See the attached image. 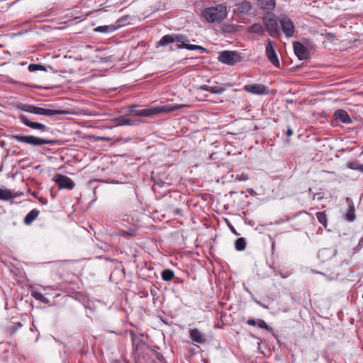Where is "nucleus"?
Here are the masks:
<instances>
[{"label": "nucleus", "mask_w": 363, "mask_h": 363, "mask_svg": "<svg viewBox=\"0 0 363 363\" xmlns=\"http://www.w3.org/2000/svg\"><path fill=\"white\" fill-rule=\"evenodd\" d=\"M231 228L232 231H233L234 233L237 234V233H236V231H235V228H234L233 226H231V228Z\"/></svg>", "instance_id": "41"}, {"label": "nucleus", "mask_w": 363, "mask_h": 363, "mask_svg": "<svg viewBox=\"0 0 363 363\" xmlns=\"http://www.w3.org/2000/svg\"><path fill=\"white\" fill-rule=\"evenodd\" d=\"M38 199L43 205H46L48 203V200L45 198L40 197L38 198Z\"/></svg>", "instance_id": "36"}, {"label": "nucleus", "mask_w": 363, "mask_h": 363, "mask_svg": "<svg viewBox=\"0 0 363 363\" xmlns=\"http://www.w3.org/2000/svg\"><path fill=\"white\" fill-rule=\"evenodd\" d=\"M244 90L255 95H267L269 91L266 86L260 84H250L244 86Z\"/></svg>", "instance_id": "10"}, {"label": "nucleus", "mask_w": 363, "mask_h": 363, "mask_svg": "<svg viewBox=\"0 0 363 363\" xmlns=\"http://www.w3.org/2000/svg\"><path fill=\"white\" fill-rule=\"evenodd\" d=\"M257 325L260 328H263V329H265L267 330H269V331H271L272 330V328H270L264 320H262V319H258L257 320Z\"/></svg>", "instance_id": "30"}, {"label": "nucleus", "mask_w": 363, "mask_h": 363, "mask_svg": "<svg viewBox=\"0 0 363 363\" xmlns=\"http://www.w3.org/2000/svg\"><path fill=\"white\" fill-rule=\"evenodd\" d=\"M292 135H293V130H292V129L291 128L289 127L287 130H286V135L288 137H289V136H291Z\"/></svg>", "instance_id": "37"}, {"label": "nucleus", "mask_w": 363, "mask_h": 363, "mask_svg": "<svg viewBox=\"0 0 363 363\" xmlns=\"http://www.w3.org/2000/svg\"><path fill=\"white\" fill-rule=\"evenodd\" d=\"M114 121L118 122V125H134L135 123L130 119L126 118L125 116H120L114 119Z\"/></svg>", "instance_id": "22"}, {"label": "nucleus", "mask_w": 363, "mask_h": 363, "mask_svg": "<svg viewBox=\"0 0 363 363\" xmlns=\"http://www.w3.org/2000/svg\"><path fill=\"white\" fill-rule=\"evenodd\" d=\"M358 169L363 172V164L359 167Z\"/></svg>", "instance_id": "39"}, {"label": "nucleus", "mask_w": 363, "mask_h": 363, "mask_svg": "<svg viewBox=\"0 0 363 363\" xmlns=\"http://www.w3.org/2000/svg\"><path fill=\"white\" fill-rule=\"evenodd\" d=\"M189 336L192 341L195 343L203 344L206 341L204 334H203L196 328L189 330Z\"/></svg>", "instance_id": "15"}, {"label": "nucleus", "mask_w": 363, "mask_h": 363, "mask_svg": "<svg viewBox=\"0 0 363 363\" xmlns=\"http://www.w3.org/2000/svg\"><path fill=\"white\" fill-rule=\"evenodd\" d=\"M31 296L35 298L36 300L40 301L43 303H48V298H45L41 293L38 291H32Z\"/></svg>", "instance_id": "27"}, {"label": "nucleus", "mask_w": 363, "mask_h": 363, "mask_svg": "<svg viewBox=\"0 0 363 363\" xmlns=\"http://www.w3.org/2000/svg\"><path fill=\"white\" fill-rule=\"evenodd\" d=\"M11 138L16 140L18 142L35 147L43 145H54L56 143V141L54 140H48L34 135H11Z\"/></svg>", "instance_id": "5"}, {"label": "nucleus", "mask_w": 363, "mask_h": 363, "mask_svg": "<svg viewBox=\"0 0 363 363\" xmlns=\"http://www.w3.org/2000/svg\"><path fill=\"white\" fill-rule=\"evenodd\" d=\"M181 213H182V211L180 209H179V208H177V209L174 210V213L175 214H181Z\"/></svg>", "instance_id": "38"}, {"label": "nucleus", "mask_w": 363, "mask_h": 363, "mask_svg": "<svg viewBox=\"0 0 363 363\" xmlns=\"http://www.w3.org/2000/svg\"><path fill=\"white\" fill-rule=\"evenodd\" d=\"M116 28L113 26H101L96 27L94 30L99 33H110L114 31Z\"/></svg>", "instance_id": "24"}, {"label": "nucleus", "mask_w": 363, "mask_h": 363, "mask_svg": "<svg viewBox=\"0 0 363 363\" xmlns=\"http://www.w3.org/2000/svg\"><path fill=\"white\" fill-rule=\"evenodd\" d=\"M334 116L336 120H338L345 124H350L352 122L347 112L343 109H338L335 111Z\"/></svg>", "instance_id": "17"}, {"label": "nucleus", "mask_w": 363, "mask_h": 363, "mask_svg": "<svg viewBox=\"0 0 363 363\" xmlns=\"http://www.w3.org/2000/svg\"><path fill=\"white\" fill-rule=\"evenodd\" d=\"M316 217L319 223L325 228L327 226V217L325 212L316 213Z\"/></svg>", "instance_id": "28"}, {"label": "nucleus", "mask_w": 363, "mask_h": 363, "mask_svg": "<svg viewBox=\"0 0 363 363\" xmlns=\"http://www.w3.org/2000/svg\"><path fill=\"white\" fill-rule=\"evenodd\" d=\"M185 104H167L163 106H157L149 108L135 111V106H132L130 109L132 114L137 116L151 117L159 115L162 113H171L177 110H180L184 107H187Z\"/></svg>", "instance_id": "1"}, {"label": "nucleus", "mask_w": 363, "mask_h": 363, "mask_svg": "<svg viewBox=\"0 0 363 363\" xmlns=\"http://www.w3.org/2000/svg\"><path fill=\"white\" fill-rule=\"evenodd\" d=\"M247 323L250 325H252V326H255L257 323V321H256L254 319H249L247 321Z\"/></svg>", "instance_id": "35"}, {"label": "nucleus", "mask_w": 363, "mask_h": 363, "mask_svg": "<svg viewBox=\"0 0 363 363\" xmlns=\"http://www.w3.org/2000/svg\"><path fill=\"white\" fill-rule=\"evenodd\" d=\"M235 179L238 181H246L248 179V177L247 175L242 174L240 175H237Z\"/></svg>", "instance_id": "32"}, {"label": "nucleus", "mask_w": 363, "mask_h": 363, "mask_svg": "<svg viewBox=\"0 0 363 363\" xmlns=\"http://www.w3.org/2000/svg\"><path fill=\"white\" fill-rule=\"evenodd\" d=\"M23 193L15 192L7 189L0 188V200L9 201L21 196Z\"/></svg>", "instance_id": "16"}, {"label": "nucleus", "mask_w": 363, "mask_h": 363, "mask_svg": "<svg viewBox=\"0 0 363 363\" xmlns=\"http://www.w3.org/2000/svg\"><path fill=\"white\" fill-rule=\"evenodd\" d=\"M234 13L236 16L242 18L253 14L252 4L247 0L242 1L236 5Z\"/></svg>", "instance_id": "8"}, {"label": "nucleus", "mask_w": 363, "mask_h": 363, "mask_svg": "<svg viewBox=\"0 0 363 363\" xmlns=\"http://www.w3.org/2000/svg\"><path fill=\"white\" fill-rule=\"evenodd\" d=\"M28 70L31 72L41 70V71H47V68L41 65H37V64H30L28 66Z\"/></svg>", "instance_id": "29"}, {"label": "nucleus", "mask_w": 363, "mask_h": 363, "mask_svg": "<svg viewBox=\"0 0 363 363\" xmlns=\"http://www.w3.org/2000/svg\"><path fill=\"white\" fill-rule=\"evenodd\" d=\"M53 180L60 189H72L75 185L74 182L69 177L62 174L55 175Z\"/></svg>", "instance_id": "9"}, {"label": "nucleus", "mask_w": 363, "mask_h": 363, "mask_svg": "<svg viewBox=\"0 0 363 363\" xmlns=\"http://www.w3.org/2000/svg\"><path fill=\"white\" fill-rule=\"evenodd\" d=\"M218 59L223 64L234 65L241 61V56L238 52L225 50L219 54Z\"/></svg>", "instance_id": "6"}, {"label": "nucleus", "mask_w": 363, "mask_h": 363, "mask_svg": "<svg viewBox=\"0 0 363 363\" xmlns=\"http://www.w3.org/2000/svg\"><path fill=\"white\" fill-rule=\"evenodd\" d=\"M254 301H255V302L257 305L260 306L261 307H262V308H266V309H268V308H269L268 306H267V305H265V304L262 303V302H260L259 301H258V300H257V299H254Z\"/></svg>", "instance_id": "34"}, {"label": "nucleus", "mask_w": 363, "mask_h": 363, "mask_svg": "<svg viewBox=\"0 0 363 363\" xmlns=\"http://www.w3.org/2000/svg\"><path fill=\"white\" fill-rule=\"evenodd\" d=\"M223 86H232L233 84L227 83L224 84L223 86H210L209 92L215 94H220L225 91Z\"/></svg>", "instance_id": "23"}, {"label": "nucleus", "mask_w": 363, "mask_h": 363, "mask_svg": "<svg viewBox=\"0 0 363 363\" xmlns=\"http://www.w3.org/2000/svg\"><path fill=\"white\" fill-rule=\"evenodd\" d=\"M359 245L363 246V238L359 240Z\"/></svg>", "instance_id": "40"}, {"label": "nucleus", "mask_w": 363, "mask_h": 363, "mask_svg": "<svg viewBox=\"0 0 363 363\" xmlns=\"http://www.w3.org/2000/svg\"><path fill=\"white\" fill-rule=\"evenodd\" d=\"M19 118L23 124H25L26 126L32 129L38 130H40L41 132H45L48 130V128L44 124L38 122L30 121L24 115L20 116Z\"/></svg>", "instance_id": "14"}, {"label": "nucleus", "mask_w": 363, "mask_h": 363, "mask_svg": "<svg viewBox=\"0 0 363 363\" xmlns=\"http://www.w3.org/2000/svg\"><path fill=\"white\" fill-rule=\"evenodd\" d=\"M279 25L281 31L287 38H291L295 33L294 22L286 16L281 15L279 17Z\"/></svg>", "instance_id": "7"}, {"label": "nucleus", "mask_w": 363, "mask_h": 363, "mask_svg": "<svg viewBox=\"0 0 363 363\" xmlns=\"http://www.w3.org/2000/svg\"><path fill=\"white\" fill-rule=\"evenodd\" d=\"M264 26H263L261 23H254L249 28V32L251 33L263 35L264 33Z\"/></svg>", "instance_id": "21"}, {"label": "nucleus", "mask_w": 363, "mask_h": 363, "mask_svg": "<svg viewBox=\"0 0 363 363\" xmlns=\"http://www.w3.org/2000/svg\"><path fill=\"white\" fill-rule=\"evenodd\" d=\"M262 22L265 30L268 32L271 37L274 38L280 37L279 17L272 13H268L263 16Z\"/></svg>", "instance_id": "4"}, {"label": "nucleus", "mask_w": 363, "mask_h": 363, "mask_svg": "<svg viewBox=\"0 0 363 363\" xmlns=\"http://www.w3.org/2000/svg\"><path fill=\"white\" fill-rule=\"evenodd\" d=\"M266 55L269 60L276 67H279L280 63L278 59L277 55L274 48L273 42L271 40H268L266 45Z\"/></svg>", "instance_id": "11"}, {"label": "nucleus", "mask_w": 363, "mask_h": 363, "mask_svg": "<svg viewBox=\"0 0 363 363\" xmlns=\"http://www.w3.org/2000/svg\"><path fill=\"white\" fill-rule=\"evenodd\" d=\"M187 41L186 36L183 35H164L160 41L157 43L160 46H167V45L177 42L178 43V48H186L189 50H202L203 52L206 51V49L201 45L188 44L186 42Z\"/></svg>", "instance_id": "2"}, {"label": "nucleus", "mask_w": 363, "mask_h": 363, "mask_svg": "<svg viewBox=\"0 0 363 363\" xmlns=\"http://www.w3.org/2000/svg\"><path fill=\"white\" fill-rule=\"evenodd\" d=\"M235 249L238 251H242L245 249L246 247V242L245 238H239L235 240Z\"/></svg>", "instance_id": "25"}, {"label": "nucleus", "mask_w": 363, "mask_h": 363, "mask_svg": "<svg viewBox=\"0 0 363 363\" xmlns=\"http://www.w3.org/2000/svg\"><path fill=\"white\" fill-rule=\"evenodd\" d=\"M347 202L348 203L349 208L345 214V218L348 221L352 222L355 219L354 206L349 198H347Z\"/></svg>", "instance_id": "19"}, {"label": "nucleus", "mask_w": 363, "mask_h": 363, "mask_svg": "<svg viewBox=\"0 0 363 363\" xmlns=\"http://www.w3.org/2000/svg\"><path fill=\"white\" fill-rule=\"evenodd\" d=\"M227 15V7L223 4L206 8L201 11V17L208 23L220 22L225 18Z\"/></svg>", "instance_id": "3"}, {"label": "nucleus", "mask_w": 363, "mask_h": 363, "mask_svg": "<svg viewBox=\"0 0 363 363\" xmlns=\"http://www.w3.org/2000/svg\"><path fill=\"white\" fill-rule=\"evenodd\" d=\"M32 106L33 105L21 104L18 107L19 109H21V110H22L23 111L30 113L31 108H32Z\"/></svg>", "instance_id": "31"}, {"label": "nucleus", "mask_w": 363, "mask_h": 363, "mask_svg": "<svg viewBox=\"0 0 363 363\" xmlns=\"http://www.w3.org/2000/svg\"><path fill=\"white\" fill-rule=\"evenodd\" d=\"M198 90L210 91V86L207 85H201L196 88Z\"/></svg>", "instance_id": "33"}, {"label": "nucleus", "mask_w": 363, "mask_h": 363, "mask_svg": "<svg viewBox=\"0 0 363 363\" xmlns=\"http://www.w3.org/2000/svg\"><path fill=\"white\" fill-rule=\"evenodd\" d=\"M31 113L37 114V115H43L47 116H51L59 114H65L67 113L65 111L62 110H53L50 108H44L35 106H32Z\"/></svg>", "instance_id": "12"}, {"label": "nucleus", "mask_w": 363, "mask_h": 363, "mask_svg": "<svg viewBox=\"0 0 363 363\" xmlns=\"http://www.w3.org/2000/svg\"><path fill=\"white\" fill-rule=\"evenodd\" d=\"M214 2H218L220 0H213Z\"/></svg>", "instance_id": "42"}, {"label": "nucleus", "mask_w": 363, "mask_h": 363, "mask_svg": "<svg viewBox=\"0 0 363 363\" xmlns=\"http://www.w3.org/2000/svg\"><path fill=\"white\" fill-rule=\"evenodd\" d=\"M293 47L294 52L299 60H303L309 58V52L302 43L297 41L294 42Z\"/></svg>", "instance_id": "13"}, {"label": "nucleus", "mask_w": 363, "mask_h": 363, "mask_svg": "<svg viewBox=\"0 0 363 363\" xmlns=\"http://www.w3.org/2000/svg\"><path fill=\"white\" fill-rule=\"evenodd\" d=\"M40 211L35 208L31 210L25 217L24 223L27 225H30L38 216Z\"/></svg>", "instance_id": "20"}, {"label": "nucleus", "mask_w": 363, "mask_h": 363, "mask_svg": "<svg viewBox=\"0 0 363 363\" xmlns=\"http://www.w3.org/2000/svg\"><path fill=\"white\" fill-rule=\"evenodd\" d=\"M213 154H211L210 157L213 158Z\"/></svg>", "instance_id": "43"}, {"label": "nucleus", "mask_w": 363, "mask_h": 363, "mask_svg": "<svg viewBox=\"0 0 363 363\" xmlns=\"http://www.w3.org/2000/svg\"><path fill=\"white\" fill-rule=\"evenodd\" d=\"M258 6L264 11H272L276 6L275 0H257Z\"/></svg>", "instance_id": "18"}, {"label": "nucleus", "mask_w": 363, "mask_h": 363, "mask_svg": "<svg viewBox=\"0 0 363 363\" xmlns=\"http://www.w3.org/2000/svg\"><path fill=\"white\" fill-rule=\"evenodd\" d=\"M174 276V273L171 269H164L162 272V278L164 281H171Z\"/></svg>", "instance_id": "26"}]
</instances>
